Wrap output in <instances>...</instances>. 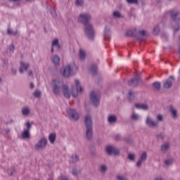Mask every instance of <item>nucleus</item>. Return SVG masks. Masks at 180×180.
Masks as SVG:
<instances>
[{
    "label": "nucleus",
    "instance_id": "obj_1",
    "mask_svg": "<svg viewBox=\"0 0 180 180\" xmlns=\"http://www.w3.org/2000/svg\"><path fill=\"white\" fill-rule=\"evenodd\" d=\"M51 86L55 95H60L63 92L65 98H67L71 96L77 98L78 94L84 92V87L81 85V82L79 79H75V84L72 85L70 89L61 79H53L51 82Z\"/></svg>",
    "mask_w": 180,
    "mask_h": 180
},
{
    "label": "nucleus",
    "instance_id": "obj_57",
    "mask_svg": "<svg viewBox=\"0 0 180 180\" xmlns=\"http://www.w3.org/2000/svg\"><path fill=\"white\" fill-rule=\"evenodd\" d=\"M30 87L31 89H33V88H34V84H33L32 82H31V83L30 84Z\"/></svg>",
    "mask_w": 180,
    "mask_h": 180
},
{
    "label": "nucleus",
    "instance_id": "obj_30",
    "mask_svg": "<svg viewBox=\"0 0 180 180\" xmlns=\"http://www.w3.org/2000/svg\"><path fill=\"white\" fill-rule=\"evenodd\" d=\"M139 84V79H132L129 82V85L136 86Z\"/></svg>",
    "mask_w": 180,
    "mask_h": 180
},
{
    "label": "nucleus",
    "instance_id": "obj_31",
    "mask_svg": "<svg viewBox=\"0 0 180 180\" xmlns=\"http://www.w3.org/2000/svg\"><path fill=\"white\" fill-rule=\"evenodd\" d=\"M136 30H136L135 28L132 30H129L126 33V36H128V37L133 36V34L136 33Z\"/></svg>",
    "mask_w": 180,
    "mask_h": 180
},
{
    "label": "nucleus",
    "instance_id": "obj_25",
    "mask_svg": "<svg viewBox=\"0 0 180 180\" xmlns=\"http://www.w3.org/2000/svg\"><path fill=\"white\" fill-rule=\"evenodd\" d=\"M56 135L55 133H51L49 135V141L51 144H54V143L56 142Z\"/></svg>",
    "mask_w": 180,
    "mask_h": 180
},
{
    "label": "nucleus",
    "instance_id": "obj_56",
    "mask_svg": "<svg viewBox=\"0 0 180 180\" xmlns=\"http://www.w3.org/2000/svg\"><path fill=\"white\" fill-rule=\"evenodd\" d=\"M16 72H17V70H16V69H15V68H13V69L11 70V74H13V75H15V74H16Z\"/></svg>",
    "mask_w": 180,
    "mask_h": 180
},
{
    "label": "nucleus",
    "instance_id": "obj_60",
    "mask_svg": "<svg viewBox=\"0 0 180 180\" xmlns=\"http://www.w3.org/2000/svg\"><path fill=\"white\" fill-rule=\"evenodd\" d=\"M0 82H2V78L0 77Z\"/></svg>",
    "mask_w": 180,
    "mask_h": 180
},
{
    "label": "nucleus",
    "instance_id": "obj_59",
    "mask_svg": "<svg viewBox=\"0 0 180 180\" xmlns=\"http://www.w3.org/2000/svg\"><path fill=\"white\" fill-rule=\"evenodd\" d=\"M10 2H16V1H19V0H9Z\"/></svg>",
    "mask_w": 180,
    "mask_h": 180
},
{
    "label": "nucleus",
    "instance_id": "obj_13",
    "mask_svg": "<svg viewBox=\"0 0 180 180\" xmlns=\"http://www.w3.org/2000/svg\"><path fill=\"white\" fill-rule=\"evenodd\" d=\"M107 121L111 125L116 124V123H117V116L110 114L108 116Z\"/></svg>",
    "mask_w": 180,
    "mask_h": 180
},
{
    "label": "nucleus",
    "instance_id": "obj_37",
    "mask_svg": "<svg viewBox=\"0 0 180 180\" xmlns=\"http://www.w3.org/2000/svg\"><path fill=\"white\" fill-rule=\"evenodd\" d=\"M111 32H112V30H110V27H105V30H104L105 37H106Z\"/></svg>",
    "mask_w": 180,
    "mask_h": 180
},
{
    "label": "nucleus",
    "instance_id": "obj_42",
    "mask_svg": "<svg viewBox=\"0 0 180 180\" xmlns=\"http://www.w3.org/2000/svg\"><path fill=\"white\" fill-rule=\"evenodd\" d=\"M117 180H129V179L126 178V176L120 174H118L117 176Z\"/></svg>",
    "mask_w": 180,
    "mask_h": 180
},
{
    "label": "nucleus",
    "instance_id": "obj_32",
    "mask_svg": "<svg viewBox=\"0 0 180 180\" xmlns=\"http://www.w3.org/2000/svg\"><path fill=\"white\" fill-rule=\"evenodd\" d=\"M96 71H97V68L96 65H92L90 69H89V72L90 74H91L92 75L96 74Z\"/></svg>",
    "mask_w": 180,
    "mask_h": 180
},
{
    "label": "nucleus",
    "instance_id": "obj_54",
    "mask_svg": "<svg viewBox=\"0 0 180 180\" xmlns=\"http://www.w3.org/2000/svg\"><path fill=\"white\" fill-rule=\"evenodd\" d=\"M120 139H122V136H120V135H116L115 136V140L119 141V140H120Z\"/></svg>",
    "mask_w": 180,
    "mask_h": 180
},
{
    "label": "nucleus",
    "instance_id": "obj_55",
    "mask_svg": "<svg viewBox=\"0 0 180 180\" xmlns=\"http://www.w3.org/2000/svg\"><path fill=\"white\" fill-rule=\"evenodd\" d=\"M51 15L52 16H53V18H56L57 16V13H56V11H53L51 12Z\"/></svg>",
    "mask_w": 180,
    "mask_h": 180
},
{
    "label": "nucleus",
    "instance_id": "obj_23",
    "mask_svg": "<svg viewBox=\"0 0 180 180\" xmlns=\"http://www.w3.org/2000/svg\"><path fill=\"white\" fill-rule=\"evenodd\" d=\"M79 161V156L77 154H73L70 159V162L72 164H75L76 162H78Z\"/></svg>",
    "mask_w": 180,
    "mask_h": 180
},
{
    "label": "nucleus",
    "instance_id": "obj_22",
    "mask_svg": "<svg viewBox=\"0 0 180 180\" xmlns=\"http://www.w3.org/2000/svg\"><path fill=\"white\" fill-rule=\"evenodd\" d=\"M78 57L80 61H84L85 60V58L86 57V53H85V51H84V49L79 50Z\"/></svg>",
    "mask_w": 180,
    "mask_h": 180
},
{
    "label": "nucleus",
    "instance_id": "obj_14",
    "mask_svg": "<svg viewBox=\"0 0 180 180\" xmlns=\"http://www.w3.org/2000/svg\"><path fill=\"white\" fill-rule=\"evenodd\" d=\"M54 47L60 49V41L58 38H54L51 41V53H54Z\"/></svg>",
    "mask_w": 180,
    "mask_h": 180
},
{
    "label": "nucleus",
    "instance_id": "obj_51",
    "mask_svg": "<svg viewBox=\"0 0 180 180\" xmlns=\"http://www.w3.org/2000/svg\"><path fill=\"white\" fill-rule=\"evenodd\" d=\"M139 34H141V36H146V32L144 30L139 31Z\"/></svg>",
    "mask_w": 180,
    "mask_h": 180
},
{
    "label": "nucleus",
    "instance_id": "obj_44",
    "mask_svg": "<svg viewBox=\"0 0 180 180\" xmlns=\"http://www.w3.org/2000/svg\"><path fill=\"white\" fill-rule=\"evenodd\" d=\"M158 32H160V27H158V26L155 27V28L153 30L154 34H157L158 33Z\"/></svg>",
    "mask_w": 180,
    "mask_h": 180
},
{
    "label": "nucleus",
    "instance_id": "obj_4",
    "mask_svg": "<svg viewBox=\"0 0 180 180\" xmlns=\"http://www.w3.org/2000/svg\"><path fill=\"white\" fill-rule=\"evenodd\" d=\"M105 153L108 155H120V149L114 145H108L105 147Z\"/></svg>",
    "mask_w": 180,
    "mask_h": 180
},
{
    "label": "nucleus",
    "instance_id": "obj_6",
    "mask_svg": "<svg viewBox=\"0 0 180 180\" xmlns=\"http://www.w3.org/2000/svg\"><path fill=\"white\" fill-rule=\"evenodd\" d=\"M145 124L150 129H157L158 128V122H156L150 115H147L145 120Z\"/></svg>",
    "mask_w": 180,
    "mask_h": 180
},
{
    "label": "nucleus",
    "instance_id": "obj_33",
    "mask_svg": "<svg viewBox=\"0 0 180 180\" xmlns=\"http://www.w3.org/2000/svg\"><path fill=\"white\" fill-rule=\"evenodd\" d=\"M108 171V166L106 165H101L100 166V172L101 174H105Z\"/></svg>",
    "mask_w": 180,
    "mask_h": 180
},
{
    "label": "nucleus",
    "instance_id": "obj_48",
    "mask_svg": "<svg viewBox=\"0 0 180 180\" xmlns=\"http://www.w3.org/2000/svg\"><path fill=\"white\" fill-rule=\"evenodd\" d=\"M59 180H68V178H67V176L61 175L59 178Z\"/></svg>",
    "mask_w": 180,
    "mask_h": 180
},
{
    "label": "nucleus",
    "instance_id": "obj_28",
    "mask_svg": "<svg viewBox=\"0 0 180 180\" xmlns=\"http://www.w3.org/2000/svg\"><path fill=\"white\" fill-rule=\"evenodd\" d=\"M112 15H113V18H115L117 19H122V18H123V15H122V13H120V12H119L118 11H113Z\"/></svg>",
    "mask_w": 180,
    "mask_h": 180
},
{
    "label": "nucleus",
    "instance_id": "obj_24",
    "mask_svg": "<svg viewBox=\"0 0 180 180\" xmlns=\"http://www.w3.org/2000/svg\"><path fill=\"white\" fill-rule=\"evenodd\" d=\"M131 119L135 122H139V120H141V116L138 113L133 112L131 115Z\"/></svg>",
    "mask_w": 180,
    "mask_h": 180
},
{
    "label": "nucleus",
    "instance_id": "obj_21",
    "mask_svg": "<svg viewBox=\"0 0 180 180\" xmlns=\"http://www.w3.org/2000/svg\"><path fill=\"white\" fill-rule=\"evenodd\" d=\"M21 137L24 139V140H29L30 139V131L27 129H23L21 132Z\"/></svg>",
    "mask_w": 180,
    "mask_h": 180
},
{
    "label": "nucleus",
    "instance_id": "obj_11",
    "mask_svg": "<svg viewBox=\"0 0 180 180\" xmlns=\"http://www.w3.org/2000/svg\"><path fill=\"white\" fill-rule=\"evenodd\" d=\"M30 67V65L28 63H25L23 61L20 62V67H19V72L20 74H23L25 71H27V68Z\"/></svg>",
    "mask_w": 180,
    "mask_h": 180
},
{
    "label": "nucleus",
    "instance_id": "obj_47",
    "mask_svg": "<svg viewBox=\"0 0 180 180\" xmlns=\"http://www.w3.org/2000/svg\"><path fill=\"white\" fill-rule=\"evenodd\" d=\"M7 172H8V174L9 175H12V174H13V172H15V169L11 168V169H8V170L7 171Z\"/></svg>",
    "mask_w": 180,
    "mask_h": 180
},
{
    "label": "nucleus",
    "instance_id": "obj_53",
    "mask_svg": "<svg viewBox=\"0 0 180 180\" xmlns=\"http://www.w3.org/2000/svg\"><path fill=\"white\" fill-rule=\"evenodd\" d=\"M27 74L29 77H33V71L32 70H28Z\"/></svg>",
    "mask_w": 180,
    "mask_h": 180
},
{
    "label": "nucleus",
    "instance_id": "obj_8",
    "mask_svg": "<svg viewBox=\"0 0 180 180\" xmlns=\"http://www.w3.org/2000/svg\"><path fill=\"white\" fill-rule=\"evenodd\" d=\"M90 99L94 106H99V93L96 91H92L91 93Z\"/></svg>",
    "mask_w": 180,
    "mask_h": 180
},
{
    "label": "nucleus",
    "instance_id": "obj_9",
    "mask_svg": "<svg viewBox=\"0 0 180 180\" xmlns=\"http://www.w3.org/2000/svg\"><path fill=\"white\" fill-rule=\"evenodd\" d=\"M91 17L90 14L82 13L79 15L77 20L80 23H85V25H86V23H88V21L91 20Z\"/></svg>",
    "mask_w": 180,
    "mask_h": 180
},
{
    "label": "nucleus",
    "instance_id": "obj_2",
    "mask_svg": "<svg viewBox=\"0 0 180 180\" xmlns=\"http://www.w3.org/2000/svg\"><path fill=\"white\" fill-rule=\"evenodd\" d=\"M78 71V66L75 62H71L65 64L60 70V74L63 78H70Z\"/></svg>",
    "mask_w": 180,
    "mask_h": 180
},
{
    "label": "nucleus",
    "instance_id": "obj_7",
    "mask_svg": "<svg viewBox=\"0 0 180 180\" xmlns=\"http://www.w3.org/2000/svg\"><path fill=\"white\" fill-rule=\"evenodd\" d=\"M67 115L71 120H78L79 119V114L77 112L76 110L72 108L67 109Z\"/></svg>",
    "mask_w": 180,
    "mask_h": 180
},
{
    "label": "nucleus",
    "instance_id": "obj_40",
    "mask_svg": "<svg viewBox=\"0 0 180 180\" xmlns=\"http://www.w3.org/2000/svg\"><path fill=\"white\" fill-rule=\"evenodd\" d=\"M174 163V160L172 159H167L165 161V165H166L167 167L169 165H172Z\"/></svg>",
    "mask_w": 180,
    "mask_h": 180
},
{
    "label": "nucleus",
    "instance_id": "obj_12",
    "mask_svg": "<svg viewBox=\"0 0 180 180\" xmlns=\"http://www.w3.org/2000/svg\"><path fill=\"white\" fill-rule=\"evenodd\" d=\"M172 84H174V77H169V79L165 80L163 84L164 88L165 89H169V88L172 87Z\"/></svg>",
    "mask_w": 180,
    "mask_h": 180
},
{
    "label": "nucleus",
    "instance_id": "obj_41",
    "mask_svg": "<svg viewBox=\"0 0 180 180\" xmlns=\"http://www.w3.org/2000/svg\"><path fill=\"white\" fill-rule=\"evenodd\" d=\"M76 6H84V0H76L75 1Z\"/></svg>",
    "mask_w": 180,
    "mask_h": 180
},
{
    "label": "nucleus",
    "instance_id": "obj_46",
    "mask_svg": "<svg viewBox=\"0 0 180 180\" xmlns=\"http://www.w3.org/2000/svg\"><path fill=\"white\" fill-rule=\"evenodd\" d=\"M128 4H138L139 0H127Z\"/></svg>",
    "mask_w": 180,
    "mask_h": 180
},
{
    "label": "nucleus",
    "instance_id": "obj_15",
    "mask_svg": "<svg viewBox=\"0 0 180 180\" xmlns=\"http://www.w3.org/2000/svg\"><path fill=\"white\" fill-rule=\"evenodd\" d=\"M170 15L176 23H180V14L175 11H171Z\"/></svg>",
    "mask_w": 180,
    "mask_h": 180
},
{
    "label": "nucleus",
    "instance_id": "obj_50",
    "mask_svg": "<svg viewBox=\"0 0 180 180\" xmlns=\"http://www.w3.org/2000/svg\"><path fill=\"white\" fill-rule=\"evenodd\" d=\"M180 29V26L179 25H177L176 27H174V33H176V32H178V30H179Z\"/></svg>",
    "mask_w": 180,
    "mask_h": 180
},
{
    "label": "nucleus",
    "instance_id": "obj_20",
    "mask_svg": "<svg viewBox=\"0 0 180 180\" xmlns=\"http://www.w3.org/2000/svg\"><path fill=\"white\" fill-rule=\"evenodd\" d=\"M135 108H136V109H141V110H148L149 109L148 105L140 103H135Z\"/></svg>",
    "mask_w": 180,
    "mask_h": 180
},
{
    "label": "nucleus",
    "instance_id": "obj_39",
    "mask_svg": "<svg viewBox=\"0 0 180 180\" xmlns=\"http://www.w3.org/2000/svg\"><path fill=\"white\" fill-rule=\"evenodd\" d=\"M153 86L155 89H160L161 83H160V82H155V83H153Z\"/></svg>",
    "mask_w": 180,
    "mask_h": 180
},
{
    "label": "nucleus",
    "instance_id": "obj_58",
    "mask_svg": "<svg viewBox=\"0 0 180 180\" xmlns=\"http://www.w3.org/2000/svg\"><path fill=\"white\" fill-rule=\"evenodd\" d=\"M128 95H129V98H131V96H133V95H134V94L133 92H131V91H129L128 93Z\"/></svg>",
    "mask_w": 180,
    "mask_h": 180
},
{
    "label": "nucleus",
    "instance_id": "obj_27",
    "mask_svg": "<svg viewBox=\"0 0 180 180\" xmlns=\"http://www.w3.org/2000/svg\"><path fill=\"white\" fill-rule=\"evenodd\" d=\"M169 143L168 142L163 143L161 146V151H162L163 153L168 151V150L169 149Z\"/></svg>",
    "mask_w": 180,
    "mask_h": 180
},
{
    "label": "nucleus",
    "instance_id": "obj_16",
    "mask_svg": "<svg viewBox=\"0 0 180 180\" xmlns=\"http://www.w3.org/2000/svg\"><path fill=\"white\" fill-rule=\"evenodd\" d=\"M169 111L172 119H178V110H176V108L170 106Z\"/></svg>",
    "mask_w": 180,
    "mask_h": 180
},
{
    "label": "nucleus",
    "instance_id": "obj_17",
    "mask_svg": "<svg viewBox=\"0 0 180 180\" xmlns=\"http://www.w3.org/2000/svg\"><path fill=\"white\" fill-rule=\"evenodd\" d=\"M21 115L24 117H27L30 115V108L27 106H24L21 109Z\"/></svg>",
    "mask_w": 180,
    "mask_h": 180
},
{
    "label": "nucleus",
    "instance_id": "obj_36",
    "mask_svg": "<svg viewBox=\"0 0 180 180\" xmlns=\"http://www.w3.org/2000/svg\"><path fill=\"white\" fill-rule=\"evenodd\" d=\"M33 96L35 98H40V96H41V91H40V90H35L33 93Z\"/></svg>",
    "mask_w": 180,
    "mask_h": 180
},
{
    "label": "nucleus",
    "instance_id": "obj_34",
    "mask_svg": "<svg viewBox=\"0 0 180 180\" xmlns=\"http://www.w3.org/2000/svg\"><path fill=\"white\" fill-rule=\"evenodd\" d=\"M139 160H141V161H143V162L146 161V160H147V153L146 152H143L141 154Z\"/></svg>",
    "mask_w": 180,
    "mask_h": 180
},
{
    "label": "nucleus",
    "instance_id": "obj_61",
    "mask_svg": "<svg viewBox=\"0 0 180 180\" xmlns=\"http://www.w3.org/2000/svg\"><path fill=\"white\" fill-rule=\"evenodd\" d=\"M27 1H32V0H27Z\"/></svg>",
    "mask_w": 180,
    "mask_h": 180
},
{
    "label": "nucleus",
    "instance_id": "obj_35",
    "mask_svg": "<svg viewBox=\"0 0 180 180\" xmlns=\"http://www.w3.org/2000/svg\"><path fill=\"white\" fill-rule=\"evenodd\" d=\"M25 128L24 130H28V131H30V129H32V124L30 122H26L25 123Z\"/></svg>",
    "mask_w": 180,
    "mask_h": 180
},
{
    "label": "nucleus",
    "instance_id": "obj_3",
    "mask_svg": "<svg viewBox=\"0 0 180 180\" xmlns=\"http://www.w3.org/2000/svg\"><path fill=\"white\" fill-rule=\"evenodd\" d=\"M84 32L90 40H93L95 37V28L92 23L87 22L85 24Z\"/></svg>",
    "mask_w": 180,
    "mask_h": 180
},
{
    "label": "nucleus",
    "instance_id": "obj_49",
    "mask_svg": "<svg viewBox=\"0 0 180 180\" xmlns=\"http://www.w3.org/2000/svg\"><path fill=\"white\" fill-rule=\"evenodd\" d=\"M59 180H68V178H67V176L61 175L59 178Z\"/></svg>",
    "mask_w": 180,
    "mask_h": 180
},
{
    "label": "nucleus",
    "instance_id": "obj_52",
    "mask_svg": "<svg viewBox=\"0 0 180 180\" xmlns=\"http://www.w3.org/2000/svg\"><path fill=\"white\" fill-rule=\"evenodd\" d=\"M9 50L10 51H13V50H15V46H13V44L10 45Z\"/></svg>",
    "mask_w": 180,
    "mask_h": 180
},
{
    "label": "nucleus",
    "instance_id": "obj_29",
    "mask_svg": "<svg viewBox=\"0 0 180 180\" xmlns=\"http://www.w3.org/2000/svg\"><path fill=\"white\" fill-rule=\"evenodd\" d=\"M7 34L10 36H16L19 34L18 31H13L12 29L8 28L7 30Z\"/></svg>",
    "mask_w": 180,
    "mask_h": 180
},
{
    "label": "nucleus",
    "instance_id": "obj_10",
    "mask_svg": "<svg viewBox=\"0 0 180 180\" xmlns=\"http://www.w3.org/2000/svg\"><path fill=\"white\" fill-rule=\"evenodd\" d=\"M84 124L86 129L93 128L94 122L92 121V117L91 115H87L85 116Z\"/></svg>",
    "mask_w": 180,
    "mask_h": 180
},
{
    "label": "nucleus",
    "instance_id": "obj_19",
    "mask_svg": "<svg viewBox=\"0 0 180 180\" xmlns=\"http://www.w3.org/2000/svg\"><path fill=\"white\" fill-rule=\"evenodd\" d=\"M51 63H53V64L54 65H60V56L58 55H53L51 57Z\"/></svg>",
    "mask_w": 180,
    "mask_h": 180
},
{
    "label": "nucleus",
    "instance_id": "obj_38",
    "mask_svg": "<svg viewBox=\"0 0 180 180\" xmlns=\"http://www.w3.org/2000/svg\"><path fill=\"white\" fill-rule=\"evenodd\" d=\"M128 158L130 161H134L136 160V154L134 153H129Z\"/></svg>",
    "mask_w": 180,
    "mask_h": 180
},
{
    "label": "nucleus",
    "instance_id": "obj_18",
    "mask_svg": "<svg viewBox=\"0 0 180 180\" xmlns=\"http://www.w3.org/2000/svg\"><path fill=\"white\" fill-rule=\"evenodd\" d=\"M92 137H94L93 128H86V138L87 140H92Z\"/></svg>",
    "mask_w": 180,
    "mask_h": 180
},
{
    "label": "nucleus",
    "instance_id": "obj_26",
    "mask_svg": "<svg viewBox=\"0 0 180 180\" xmlns=\"http://www.w3.org/2000/svg\"><path fill=\"white\" fill-rule=\"evenodd\" d=\"M155 122H158V127L160 123L164 122V115L162 114H158L156 115V121Z\"/></svg>",
    "mask_w": 180,
    "mask_h": 180
},
{
    "label": "nucleus",
    "instance_id": "obj_45",
    "mask_svg": "<svg viewBox=\"0 0 180 180\" xmlns=\"http://www.w3.org/2000/svg\"><path fill=\"white\" fill-rule=\"evenodd\" d=\"M72 174L73 175H77L78 174H79V172L77 169H72Z\"/></svg>",
    "mask_w": 180,
    "mask_h": 180
},
{
    "label": "nucleus",
    "instance_id": "obj_43",
    "mask_svg": "<svg viewBox=\"0 0 180 180\" xmlns=\"http://www.w3.org/2000/svg\"><path fill=\"white\" fill-rule=\"evenodd\" d=\"M143 162H144V161L139 159L136 162V167H138V168H140V167H141V165H143Z\"/></svg>",
    "mask_w": 180,
    "mask_h": 180
},
{
    "label": "nucleus",
    "instance_id": "obj_5",
    "mask_svg": "<svg viewBox=\"0 0 180 180\" xmlns=\"http://www.w3.org/2000/svg\"><path fill=\"white\" fill-rule=\"evenodd\" d=\"M47 138L44 136L41 137L34 145V150H37V151L44 150L47 147Z\"/></svg>",
    "mask_w": 180,
    "mask_h": 180
}]
</instances>
